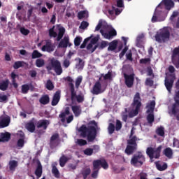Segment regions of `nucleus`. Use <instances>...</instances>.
<instances>
[{
  "mask_svg": "<svg viewBox=\"0 0 179 179\" xmlns=\"http://www.w3.org/2000/svg\"><path fill=\"white\" fill-rule=\"evenodd\" d=\"M170 39V29L169 27H164L159 33L155 35V40L157 43H166Z\"/></svg>",
  "mask_w": 179,
  "mask_h": 179,
  "instance_id": "nucleus-5",
  "label": "nucleus"
},
{
  "mask_svg": "<svg viewBox=\"0 0 179 179\" xmlns=\"http://www.w3.org/2000/svg\"><path fill=\"white\" fill-rule=\"evenodd\" d=\"M117 45H118V41L114 40L111 43H109V46L108 48V51H114L117 48Z\"/></svg>",
  "mask_w": 179,
  "mask_h": 179,
  "instance_id": "nucleus-36",
  "label": "nucleus"
},
{
  "mask_svg": "<svg viewBox=\"0 0 179 179\" xmlns=\"http://www.w3.org/2000/svg\"><path fill=\"white\" fill-rule=\"evenodd\" d=\"M21 90L23 94H27V93H29V90H30V87L28 84H24L22 85Z\"/></svg>",
  "mask_w": 179,
  "mask_h": 179,
  "instance_id": "nucleus-44",
  "label": "nucleus"
},
{
  "mask_svg": "<svg viewBox=\"0 0 179 179\" xmlns=\"http://www.w3.org/2000/svg\"><path fill=\"white\" fill-rule=\"evenodd\" d=\"M69 114H71V109L69 107H66L64 111L59 115V118H61V122H65L66 121L67 124H71L73 121V115L66 118V115H69Z\"/></svg>",
  "mask_w": 179,
  "mask_h": 179,
  "instance_id": "nucleus-8",
  "label": "nucleus"
},
{
  "mask_svg": "<svg viewBox=\"0 0 179 179\" xmlns=\"http://www.w3.org/2000/svg\"><path fill=\"white\" fill-rule=\"evenodd\" d=\"M67 162L68 157H65V155L62 156L59 159V164L62 167H64Z\"/></svg>",
  "mask_w": 179,
  "mask_h": 179,
  "instance_id": "nucleus-45",
  "label": "nucleus"
},
{
  "mask_svg": "<svg viewBox=\"0 0 179 179\" xmlns=\"http://www.w3.org/2000/svg\"><path fill=\"white\" fill-rule=\"evenodd\" d=\"M99 171H100V169H99V168L95 169L94 165H93V171L91 174V177L94 179L97 178V177H99Z\"/></svg>",
  "mask_w": 179,
  "mask_h": 179,
  "instance_id": "nucleus-47",
  "label": "nucleus"
},
{
  "mask_svg": "<svg viewBox=\"0 0 179 179\" xmlns=\"http://www.w3.org/2000/svg\"><path fill=\"white\" fill-rule=\"evenodd\" d=\"M171 111H172V114H173L174 115H176V114H177V113H178L179 109H178V106H177V103L173 104Z\"/></svg>",
  "mask_w": 179,
  "mask_h": 179,
  "instance_id": "nucleus-57",
  "label": "nucleus"
},
{
  "mask_svg": "<svg viewBox=\"0 0 179 179\" xmlns=\"http://www.w3.org/2000/svg\"><path fill=\"white\" fill-rule=\"evenodd\" d=\"M155 132L158 136H162L164 138L165 132H164V127L163 126H160L159 127L157 128Z\"/></svg>",
  "mask_w": 179,
  "mask_h": 179,
  "instance_id": "nucleus-38",
  "label": "nucleus"
},
{
  "mask_svg": "<svg viewBox=\"0 0 179 179\" xmlns=\"http://www.w3.org/2000/svg\"><path fill=\"white\" fill-rule=\"evenodd\" d=\"M57 166H58L57 162H54L52 164V174H53L55 178H59V177H61V174L59 173V171L58 170V168H57Z\"/></svg>",
  "mask_w": 179,
  "mask_h": 179,
  "instance_id": "nucleus-21",
  "label": "nucleus"
},
{
  "mask_svg": "<svg viewBox=\"0 0 179 179\" xmlns=\"http://www.w3.org/2000/svg\"><path fill=\"white\" fill-rule=\"evenodd\" d=\"M43 57V54H41L38 50H34L31 54L32 59H36V58H41Z\"/></svg>",
  "mask_w": 179,
  "mask_h": 179,
  "instance_id": "nucleus-43",
  "label": "nucleus"
},
{
  "mask_svg": "<svg viewBox=\"0 0 179 179\" xmlns=\"http://www.w3.org/2000/svg\"><path fill=\"white\" fill-rule=\"evenodd\" d=\"M36 128L40 129V128H43V129L45 130L48 128L50 125V121L47 120H41L36 122Z\"/></svg>",
  "mask_w": 179,
  "mask_h": 179,
  "instance_id": "nucleus-17",
  "label": "nucleus"
},
{
  "mask_svg": "<svg viewBox=\"0 0 179 179\" xmlns=\"http://www.w3.org/2000/svg\"><path fill=\"white\" fill-rule=\"evenodd\" d=\"M46 89H48V90H54V84H52V81H51V80H47Z\"/></svg>",
  "mask_w": 179,
  "mask_h": 179,
  "instance_id": "nucleus-52",
  "label": "nucleus"
},
{
  "mask_svg": "<svg viewBox=\"0 0 179 179\" xmlns=\"http://www.w3.org/2000/svg\"><path fill=\"white\" fill-rule=\"evenodd\" d=\"M71 100L73 101V100H75V99H76V100L78 103H83V101H85V96H83V94L76 95V96L73 97V99H72L71 94Z\"/></svg>",
  "mask_w": 179,
  "mask_h": 179,
  "instance_id": "nucleus-37",
  "label": "nucleus"
},
{
  "mask_svg": "<svg viewBox=\"0 0 179 179\" xmlns=\"http://www.w3.org/2000/svg\"><path fill=\"white\" fill-rule=\"evenodd\" d=\"M92 37H93V35H92L91 36H90L87 38H85L84 40L83 43L80 46V48H81V49L85 48L87 43H89V41H90V40L92 39Z\"/></svg>",
  "mask_w": 179,
  "mask_h": 179,
  "instance_id": "nucleus-51",
  "label": "nucleus"
},
{
  "mask_svg": "<svg viewBox=\"0 0 179 179\" xmlns=\"http://www.w3.org/2000/svg\"><path fill=\"white\" fill-rule=\"evenodd\" d=\"M162 152V145H159L157 148H153L152 147H148L146 150V154L150 159L151 162L154 159H159L160 157V152Z\"/></svg>",
  "mask_w": 179,
  "mask_h": 179,
  "instance_id": "nucleus-6",
  "label": "nucleus"
},
{
  "mask_svg": "<svg viewBox=\"0 0 179 179\" xmlns=\"http://www.w3.org/2000/svg\"><path fill=\"white\" fill-rule=\"evenodd\" d=\"M136 141H138V137H136V136H134L127 141V144L131 146L138 147V143H136Z\"/></svg>",
  "mask_w": 179,
  "mask_h": 179,
  "instance_id": "nucleus-31",
  "label": "nucleus"
},
{
  "mask_svg": "<svg viewBox=\"0 0 179 179\" xmlns=\"http://www.w3.org/2000/svg\"><path fill=\"white\" fill-rule=\"evenodd\" d=\"M127 51H128V46H125L124 48L120 53L119 57L120 59L124 57V55L127 54Z\"/></svg>",
  "mask_w": 179,
  "mask_h": 179,
  "instance_id": "nucleus-61",
  "label": "nucleus"
},
{
  "mask_svg": "<svg viewBox=\"0 0 179 179\" xmlns=\"http://www.w3.org/2000/svg\"><path fill=\"white\" fill-rule=\"evenodd\" d=\"M17 30H20L21 34H23V36H28V34L30 33V31L24 27H22L20 24H18L16 26Z\"/></svg>",
  "mask_w": 179,
  "mask_h": 179,
  "instance_id": "nucleus-27",
  "label": "nucleus"
},
{
  "mask_svg": "<svg viewBox=\"0 0 179 179\" xmlns=\"http://www.w3.org/2000/svg\"><path fill=\"white\" fill-rule=\"evenodd\" d=\"M64 34H65V28H59V33L57 37V41H61V40H62V37H64Z\"/></svg>",
  "mask_w": 179,
  "mask_h": 179,
  "instance_id": "nucleus-40",
  "label": "nucleus"
},
{
  "mask_svg": "<svg viewBox=\"0 0 179 179\" xmlns=\"http://www.w3.org/2000/svg\"><path fill=\"white\" fill-rule=\"evenodd\" d=\"M141 107H142V98H141V94L136 92L134 96L133 102L131 103V110L129 113V117L130 118H134L139 114L141 110Z\"/></svg>",
  "mask_w": 179,
  "mask_h": 179,
  "instance_id": "nucleus-2",
  "label": "nucleus"
},
{
  "mask_svg": "<svg viewBox=\"0 0 179 179\" xmlns=\"http://www.w3.org/2000/svg\"><path fill=\"white\" fill-rule=\"evenodd\" d=\"M84 155H85L86 156H92V155H93V149L92 148H86L84 151H83Z\"/></svg>",
  "mask_w": 179,
  "mask_h": 179,
  "instance_id": "nucleus-55",
  "label": "nucleus"
},
{
  "mask_svg": "<svg viewBox=\"0 0 179 179\" xmlns=\"http://www.w3.org/2000/svg\"><path fill=\"white\" fill-rule=\"evenodd\" d=\"M163 153L168 159H173V150L171 148H165Z\"/></svg>",
  "mask_w": 179,
  "mask_h": 179,
  "instance_id": "nucleus-29",
  "label": "nucleus"
},
{
  "mask_svg": "<svg viewBox=\"0 0 179 179\" xmlns=\"http://www.w3.org/2000/svg\"><path fill=\"white\" fill-rule=\"evenodd\" d=\"M10 141V134L9 132L1 133L0 134V142H9Z\"/></svg>",
  "mask_w": 179,
  "mask_h": 179,
  "instance_id": "nucleus-23",
  "label": "nucleus"
},
{
  "mask_svg": "<svg viewBox=\"0 0 179 179\" xmlns=\"http://www.w3.org/2000/svg\"><path fill=\"white\" fill-rule=\"evenodd\" d=\"M42 51L46 52H52L55 50V45L52 44L51 40H46L45 44L41 48Z\"/></svg>",
  "mask_w": 179,
  "mask_h": 179,
  "instance_id": "nucleus-13",
  "label": "nucleus"
},
{
  "mask_svg": "<svg viewBox=\"0 0 179 179\" xmlns=\"http://www.w3.org/2000/svg\"><path fill=\"white\" fill-rule=\"evenodd\" d=\"M35 176H36L37 178H40L43 176V166L40 162L38 163L36 169L35 170Z\"/></svg>",
  "mask_w": 179,
  "mask_h": 179,
  "instance_id": "nucleus-26",
  "label": "nucleus"
},
{
  "mask_svg": "<svg viewBox=\"0 0 179 179\" xmlns=\"http://www.w3.org/2000/svg\"><path fill=\"white\" fill-rule=\"evenodd\" d=\"M39 103H41V104H43V106L48 104V103H50V96L48 94L42 96L39 99Z\"/></svg>",
  "mask_w": 179,
  "mask_h": 179,
  "instance_id": "nucleus-28",
  "label": "nucleus"
},
{
  "mask_svg": "<svg viewBox=\"0 0 179 179\" xmlns=\"http://www.w3.org/2000/svg\"><path fill=\"white\" fill-rule=\"evenodd\" d=\"M87 27H89V22L83 21L80 25V29L85 30V29H87Z\"/></svg>",
  "mask_w": 179,
  "mask_h": 179,
  "instance_id": "nucleus-59",
  "label": "nucleus"
},
{
  "mask_svg": "<svg viewBox=\"0 0 179 179\" xmlns=\"http://www.w3.org/2000/svg\"><path fill=\"white\" fill-rule=\"evenodd\" d=\"M65 80L69 83V87L70 88L71 99H73L75 96H76V91H75V85H73V79H72V77L68 76L65 78Z\"/></svg>",
  "mask_w": 179,
  "mask_h": 179,
  "instance_id": "nucleus-15",
  "label": "nucleus"
},
{
  "mask_svg": "<svg viewBox=\"0 0 179 179\" xmlns=\"http://www.w3.org/2000/svg\"><path fill=\"white\" fill-rule=\"evenodd\" d=\"M154 83H155V81H153L152 80V78H148L145 80L146 86H150V87H152V86H153Z\"/></svg>",
  "mask_w": 179,
  "mask_h": 179,
  "instance_id": "nucleus-58",
  "label": "nucleus"
},
{
  "mask_svg": "<svg viewBox=\"0 0 179 179\" xmlns=\"http://www.w3.org/2000/svg\"><path fill=\"white\" fill-rule=\"evenodd\" d=\"M80 83H82V77H78V78L76 80V89H79V87L80 86Z\"/></svg>",
  "mask_w": 179,
  "mask_h": 179,
  "instance_id": "nucleus-63",
  "label": "nucleus"
},
{
  "mask_svg": "<svg viewBox=\"0 0 179 179\" xmlns=\"http://www.w3.org/2000/svg\"><path fill=\"white\" fill-rule=\"evenodd\" d=\"M68 47H72V43H69V36H64L58 45L59 48H67Z\"/></svg>",
  "mask_w": 179,
  "mask_h": 179,
  "instance_id": "nucleus-16",
  "label": "nucleus"
},
{
  "mask_svg": "<svg viewBox=\"0 0 179 179\" xmlns=\"http://www.w3.org/2000/svg\"><path fill=\"white\" fill-rule=\"evenodd\" d=\"M45 64V62L43 59H38L36 60V66L37 68H43V66Z\"/></svg>",
  "mask_w": 179,
  "mask_h": 179,
  "instance_id": "nucleus-46",
  "label": "nucleus"
},
{
  "mask_svg": "<svg viewBox=\"0 0 179 179\" xmlns=\"http://www.w3.org/2000/svg\"><path fill=\"white\" fill-rule=\"evenodd\" d=\"M160 8V4L157 6L155 11L152 17V22L156 23V22H163L166 19V15L164 11L159 10Z\"/></svg>",
  "mask_w": 179,
  "mask_h": 179,
  "instance_id": "nucleus-7",
  "label": "nucleus"
},
{
  "mask_svg": "<svg viewBox=\"0 0 179 179\" xmlns=\"http://www.w3.org/2000/svg\"><path fill=\"white\" fill-rule=\"evenodd\" d=\"M171 62L178 69L179 68V45L175 48L171 54Z\"/></svg>",
  "mask_w": 179,
  "mask_h": 179,
  "instance_id": "nucleus-10",
  "label": "nucleus"
},
{
  "mask_svg": "<svg viewBox=\"0 0 179 179\" xmlns=\"http://www.w3.org/2000/svg\"><path fill=\"white\" fill-rule=\"evenodd\" d=\"M117 36V31L115 29H111L108 31V33H106V38L110 40V38H113V37Z\"/></svg>",
  "mask_w": 179,
  "mask_h": 179,
  "instance_id": "nucleus-35",
  "label": "nucleus"
},
{
  "mask_svg": "<svg viewBox=\"0 0 179 179\" xmlns=\"http://www.w3.org/2000/svg\"><path fill=\"white\" fill-rule=\"evenodd\" d=\"M10 124V117L6 116L0 119V128H6Z\"/></svg>",
  "mask_w": 179,
  "mask_h": 179,
  "instance_id": "nucleus-19",
  "label": "nucleus"
},
{
  "mask_svg": "<svg viewBox=\"0 0 179 179\" xmlns=\"http://www.w3.org/2000/svg\"><path fill=\"white\" fill-rule=\"evenodd\" d=\"M77 143L79 146H85V145H87V141L83 139H78Z\"/></svg>",
  "mask_w": 179,
  "mask_h": 179,
  "instance_id": "nucleus-60",
  "label": "nucleus"
},
{
  "mask_svg": "<svg viewBox=\"0 0 179 179\" xmlns=\"http://www.w3.org/2000/svg\"><path fill=\"white\" fill-rule=\"evenodd\" d=\"M8 164L10 171H15V170H16V167L19 166V163L16 160H10Z\"/></svg>",
  "mask_w": 179,
  "mask_h": 179,
  "instance_id": "nucleus-30",
  "label": "nucleus"
},
{
  "mask_svg": "<svg viewBox=\"0 0 179 179\" xmlns=\"http://www.w3.org/2000/svg\"><path fill=\"white\" fill-rule=\"evenodd\" d=\"M25 128L31 134L36 131V122H34V118L26 123Z\"/></svg>",
  "mask_w": 179,
  "mask_h": 179,
  "instance_id": "nucleus-18",
  "label": "nucleus"
},
{
  "mask_svg": "<svg viewBox=\"0 0 179 179\" xmlns=\"http://www.w3.org/2000/svg\"><path fill=\"white\" fill-rule=\"evenodd\" d=\"M137 149H138V147L136 146L127 145L124 152L126 155H127V156H131V155H134V152Z\"/></svg>",
  "mask_w": 179,
  "mask_h": 179,
  "instance_id": "nucleus-22",
  "label": "nucleus"
},
{
  "mask_svg": "<svg viewBox=\"0 0 179 179\" xmlns=\"http://www.w3.org/2000/svg\"><path fill=\"white\" fill-rule=\"evenodd\" d=\"M9 87V79H6L0 81V90L5 92Z\"/></svg>",
  "mask_w": 179,
  "mask_h": 179,
  "instance_id": "nucleus-24",
  "label": "nucleus"
},
{
  "mask_svg": "<svg viewBox=\"0 0 179 179\" xmlns=\"http://www.w3.org/2000/svg\"><path fill=\"white\" fill-rule=\"evenodd\" d=\"M127 51H128V46H125L124 48L120 53L119 57L120 59L124 57V55L127 54Z\"/></svg>",
  "mask_w": 179,
  "mask_h": 179,
  "instance_id": "nucleus-62",
  "label": "nucleus"
},
{
  "mask_svg": "<svg viewBox=\"0 0 179 179\" xmlns=\"http://www.w3.org/2000/svg\"><path fill=\"white\" fill-rule=\"evenodd\" d=\"M24 65H26V62L23 61H17L14 63L13 67L14 69H19V68H23Z\"/></svg>",
  "mask_w": 179,
  "mask_h": 179,
  "instance_id": "nucleus-39",
  "label": "nucleus"
},
{
  "mask_svg": "<svg viewBox=\"0 0 179 179\" xmlns=\"http://www.w3.org/2000/svg\"><path fill=\"white\" fill-rule=\"evenodd\" d=\"M61 99V92L57 91L52 98L51 105L54 106H57L58 103H59V100Z\"/></svg>",
  "mask_w": 179,
  "mask_h": 179,
  "instance_id": "nucleus-20",
  "label": "nucleus"
},
{
  "mask_svg": "<svg viewBox=\"0 0 179 179\" xmlns=\"http://www.w3.org/2000/svg\"><path fill=\"white\" fill-rule=\"evenodd\" d=\"M108 130V134L110 135H113V134H114V131H115V125H114L113 123H109Z\"/></svg>",
  "mask_w": 179,
  "mask_h": 179,
  "instance_id": "nucleus-49",
  "label": "nucleus"
},
{
  "mask_svg": "<svg viewBox=\"0 0 179 179\" xmlns=\"http://www.w3.org/2000/svg\"><path fill=\"white\" fill-rule=\"evenodd\" d=\"M71 110L75 117H79L82 114V108L80 106H71Z\"/></svg>",
  "mask_w": 179,
  "mask_h": 179,
  "instance_id": "nucleus-25",
  "label": "nucleus"
},
{
  "mask_svg": "<svg viewBox=\"0 0 179 179\" xmlns=\"http://www.w3.org/2000/svg\"><path fill=\"white\" fill-rule=\"evenodd\" d=\"M155 166L157 168V170H159V171H164V170H167V164L164 163L163 165L159 162H155Z\"/></svg>",
  "mask_w": 179,
  "mask_h": 179,
  "instance_id": "nucleus-33",
  "label": "nucleus"
},
{
  "mask_svg": "<svg viewBox=\"0 0 179 179\" xmlns=\"http://www.w3.org/2000/svg\"><path fill=\"white\" fill-rule=\"evenodd\" d=\"M82 43V38L80 36H76L74 39V45L76 47H79Z\"/></svg>",
  "mask_w": 179,
  "mask_h": 179,
  "instance_id": "nucleus-54",
  "label": "nucleus"
},
{
  "mask_svg": "<svg viewBox=\"0 0 179 179\" xmlns=\"http://www.w3.org/2000/svg\"><path fill=\"white\" fill-rule=\"evenodd\" d=\"M103 92L104 91L101 90V83H100V81H96L91 90V93L97 96L98 94L103 93Z\"/></svg>",
  "mask_w": 179,
  "mask_h": 179,
  "instance_id": "nucleus-14",
  "label": "nucleus"
},
{
  "mask_svg": "<svg viewBox=\"0 0 179 179\" xmlns=\"http://www.w3.org/2000/svg\"><path fill=\"white\" fill-rule=\"evenodd\" d=\"M145 162V155H143L142 152L138 151L132 156L130 163L134 167H142Z\"/></svg>",
  "mask_w": 179,
  "mask_h": 179,
  "instance_id": "nucleus-4",
  "label": "nucleus"
},
{
  "mask_svg": "<svg viewBox=\"0 0 179 179\" xmlns=\"http://www.w3.org/2000/svg\"><path fill=\"white\" fill-rule=\"evenodd\" d=\"M54 29H55V26H53L52 28L49 29V36L50 37H57L58 36V34L54 31Z\"/></svg>",
  "mask_w": 179,
  "mask_h": 179,
  "instance_id": "nucleus-53",
  "label": "nucleus"
},
{
  "mask_svg": "<svg viewBox=\"0 0 179 179\" xmlns=\"http://www.w3.org/2000/svg\"><path fill=\"white\" fill-rule=\"evenodd\" d=\"M148 110L147 113H153L155 111V107H156V101H151L150 103L147 104Z\"/></svg>",
  "mask_w": 179,
  "mask_h": 179,
  "instance_id": "nucleus-32",
  "label": "nucleus"
},
{
  "mask_svg": "<svg viewBox=\"0 0 179 179\" xmlns=\"http://www.w3.org/2000/svg\"><path fill=\"white\" fill-rule=\"evenodd\" d=\"M85 15H86V11L82 10L78 13V18L79 20L83 19L85 17Z\"/></svg>",
  "mask_w": 179,
  "mask_h": 179,
  "instance_id": "nucleus-64",
  "label": "nucleus"
},
{
  "mask_svg": "<svg viewBox=\"0 0 179 179\" xmlns=\"http://www.w3.org/2000/svg\"><path fill=\"white\" fill-rule=\"evenodd\" d=\"M147 121L148 124H150V126L153 125V122H155V115L152 113H150L147 116Z\"/></svg>",
  "mask_w": 179,
  "mask_h": 179,
  "instance_id": "nucleus-42",
  "label": "nucleus"
},
{
  "mask_svg": "<svg viewBox=\"0 0 179 179\" xmlns=\"http://www.w3.org/2000/svg\"><path fill=\"white\" fill-rule=\"evenodd\" d=\"M174 80H176V74H169L168 77L165 78L164 85L169 93H171V89H173Z\"/></svg>",
  "mask_w": 179,
  "mask_h": 179,
  "instance_id": "nucleus-9",
  "label": "nucleus"
},
{
  "mask_svg": "<svg viewBox=\"0 0 179 179\" xmlns=\"http://www.w3.org/2000/svg\"><path fill=\"white\" fill-rule=\"evenodd\" d=\"M90 173H92V170L90 169V168L86 169H85L83 172V177L84 179L87 178L88 176H90Z\"/></svg>",
  "mask_w": 179,
  "mask_h": 179,
  "instance_id": "nucleus-50",
  "label": "nucleus"
},
{
  "mask_svg": "<svg viewBox=\"0 0 179 179\" xmlns=\"http://www.w3.org/2000/svg\"><path fill=\"white\" fill-rule=\"evenodd\" d=\"M46 69L48 73H51V71H54L57 76L62 75L64 72L61 62L54 58L50 59V63L46 66Z\"/></svg>",
  "mask_w": 179,
  "mask_h": 179,
  "instance_id": "nucleus-3",
  "label": "nucleus"
},
{
  "mask_svg": "<svg viewBox=\"0 0 179 179\" xmlns=\"http://www.w3.org/2000/svg\"><path fill=\"white\" fill-rule=\"evenodd\" d=\"M115 128L116 131H120L121 128H122V123L121 122V121H120L119 120H116V124Z\"/></svg>",
  "mask_w": 179,
  "mask_h": 179,
  "instance_id": "nucleus-56",
  "label": "nucleus"
},
{
  "mask_svg": "<svg viewBox=\"0 0 179 179\" xmlns=\"http://www.w3.org/2000/svg\"><path fill=\"white\" fill-rule=\"evenodd\" d=\"M76 61H78V64H76V66L78 69H83L85 67V62L80 58H78L75 59Z\"/></svg>",
  "mask_w": 179,
  "mask_h": 179,
  "instance_id": "nucleus-48",
  "label": "nucleus"
},
{
  "mask_svg": "<svg viewBox=\"0 0 179 179\" xmlns=\"http://www.w3.org/2000/svg\"><path fill=\"white\" fill-rule=\"evenodd\" d=\"M57 139H59V134H55L51 136L50 141V148H52V146H54V141H57Z\"/></svg>",
  "mask_w": 179,
  "mask_h": 179,
  "instance_id": "nucleus-41",
  "label": "nucleus"
},
{
  "mask_svg": "<svg viewBox=\"0 0 179 179\" xmlns=\"http://www.w3.org/2000/svg\"><path fill=\"white\" fill-rule=\"evenodd\" d=\"M162 3H164L166 9L170 10L171 6H174V1L172 0H163Z\"/></svg>",
  "mask_w": 179,
  "mask_h": 179,
  "instance_id": "nucleus-34",
  "label": "nucleus"
},
{
  "mask_svg": "<svg viewBox=\"0 0 179 179\" xmlns=\"http://www.w3.org/2000/svg\"><path fill=\"white\" fill-rule=\"evenodd\" d=\"M92 165L94 166V169H99V170L101 167H102V169H104V170H107V169H108V163H107V161H106V159L94 160L92 162Z\"/></svg>",
  "mask_w": 179,
  "mask_h": 179,
  "instance_id": "nucleus-11",
  "label": "nucleus"
},
{
  "mask_svg": "<svg viewBox=\"0 0 179 179\" xmlns=\"http://www.w3.org/2000/svg\"><path fill=\"white\" fill-rule=\"evenodd\" d=\"M80 136L87 138L88 142H94V139L97 137V122L92 120L89 122L88 126L83 124L79 129Z\"/></svg>",
  "mask_w": 179,
  "mask_h": 179,
  "instance_id": "nucleus-1",
  "label": "nucleus"
},
{
  "mask_svg": "<svg viewBox=\"0 0 179 179\" xmlns=\"http://www.w3.org/2000/svg\"><path fill=\"white\" fill-rule=\"evenodd\" d=\"M124 78L126 86H127L129 88L132 87V86H134V82H135V74L132 73L128 75L127 73H124Z\"/></svg>",
  "mask_w": 179,
  "mask_h": 179,
  "instance_id": "nucleus-12",
  "label": "nucleus"
}]
</instances>
